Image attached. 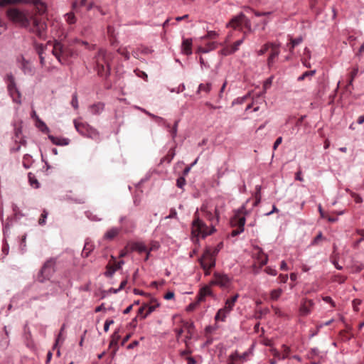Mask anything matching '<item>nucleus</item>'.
<instances>
[{"label":"nucleus","mask_w":364,"mask_h":364,"mask_svg":"<svg viewBox=\"0 0 364 364\" xmlns=\"http://www.w3.org/2000/svg\"><path fill=\"white\" fill-rule=\"evenodd\" d=\"M6 16L13 23L26 29L39 38H46L47 24L37 18L31 10L11 7L6 11Z\"/></svg>","instance_id":"obj_1"},{"label":"nucleus","mask_w":364,"mask_h":364,"mask_svg":"<svg viewBox=\"0 0 364 364\" xmlns=\"http://www.w3.org/2000/svg\"><path fill=\"white\" fill-rule=\"evenodd\" d=\"M202 210L204 213L205 218L210 221V227H208L196 213L192 222V234L205 238L216 231L215 225L219 222L220 213L217 207L215 208L214 212L203 209Z\"/></svg>","instance_id":"obj_2"},{"label":"nucleus","mask_w":364,"mask_h":364,"mask_svg":"<svg viewBox=\"0 0 364 364\" xmlns=\"http://www.w3.org/2000/svg\"><path fill=\"white\" fill-rule=\"evenodd\" d=\"M119 223L122 225L120 227H112L107 230L104 235V239L112 240L121 232L128 234L133 232L135 228L134 222L126 215H122L119 217Z\"/></svg>","instance_id":"obj_3"},{"label":"nucleus","mask_w":364,"mask_h":364,"mask_svg":"<svg viewBox=\"0 0 364 364\" xmlns=\"http://www.w3.org/2000/svg\"><path fill=\"white\" fill-rule=\"evenodd\" d=\"M4 80L6 85L9 95L12 99L13 102L20 105L21 101V92L17 86L14 76L11 73H7L4 77Z\"/></svg>","instance_id":"obj_4"},{"label":"nucleus","mask_w":364,"mask_h":364,"mask_svg":"<svg viewBox=\"0 0 364 364\" xmlns=\"http://www.w3.org/2000/svg\"><path fill=\"white\" fill-rule=\"evenodd\" d=\"M96 59V70L97 74L107 79L111 73V67L109 62L107 59V52L105 49H100Z\"/></svg>","instance_id":"obj_5"},{"label":"nucleus","mask_w":364,"mask_h":364,"mask_svg":"<svg viewBox=\"0 0 364 364\" xmlns=\"http://www.w3.org/2000/svg\"><path fill=\"white\" fill-rule=\"evenodd\" d=\"M227 26L231 27L234 29H238L240 31H242L243 28H245L249 32L252 31L251 22L243 13H240L232 17L227 24Z\"/></svg>","instance_id":"obj_6"},{"label":"nucleus","mask_w":364,"mask_h":364,"mask_svg":"<svg viewBox=\"0 0 364 364\" xmlns=\"http://www.w3.org/2000/svg\"><path fill=\"white\" fill-rule=\"evenodd\" d=\"M74 124L77 132L82 136L94 140L99 139L100 134L98 131L88 124L74 121Z\"/></svg>","instance_id":"obj_7"},{"label":"nucleus","mask_w":364,"mask_h":364,"mask_svg":"<svg viewBox=\"0 0 364 364\" xmlns=\"http://www.w3.org/2000/svg\"><path fill=\"white\" fill-rule=\"evenodd\" d=\"M55 261L54 259H48L41 267V270L36 276V280L41 283L44 282L46 280L50 279L54 272Z\"/></svg>","instance_id":"obj_8"},{"label":"nucleus","mask_w":364,"mask_h":364,"mask_svg":"<svg viewBox=\"0 0 364 364\" xmlns=\"http://www.w3.org/2000/svg\"><path fill=\"white\" fill-rule=\"evenodd\" d=\"M198 261L203 270H208L215 267L216 257L210 253V250H205Z\"/></svg>","instance_id":"obj_9"},{"label":"nucleus","mask_w":364,"mask_h":364,"mask_svg":"<svg viewBox=\"0 0 364 364\" xmlns=\"http://www.w3.org/2000/svg\"><path fill=\"white\" fill-rule=\"evenodd\" d=\"M213 277L214 279L211 282L213 284L218 285L222 288H227L231 284V279L226 274L215 272Z\"/></svg>","instance_id":"obj_10"},{"label":"nucleus","mask_w":364,"mask_h":364,"mask_svg":"<svg viewBox=\"0 0 364 364\" xmlns=\"http://www.w3.org/2000/svg\"><path fill=\"white\" fill-rule=\"evenodd\" d=\"M11 4H15L17 3H27L32 4L41 14L44 13L46 11V5L41 0H10Z\"/></svg>","instance_id":"obj_11"},{"label":"nucleus","mask_w":364,"mask_h":364,"mask_svg":"<svg viewBox=\"0 0 364 364\" xmlns=\"http://www.w3.org/2000/svg\"><path fill=\"white\" fill-rule=\"evenodd\" d=\"M18 63H20V68H21V70L23 71V73H24V75H29V76H33L34 75V73H35L34 67L32 65V64L28 60L25 59L23 58V56H21L18 59Z\"/></svg>","instance_id":"obj_12"},{"label":"nucleus","mask_w":364,"mask_h":364,"mask_svg":"<svg viewBox=\"0 0 364 364\" xmlns=\"http://www.w3.org/2000/svg\"><path fill=\"white\" fill-rule=\"evenodd\" d=\"M53 55L57 58L58 61L63 65V55L65 53V46L59 41H55L53 48L51 50Z\"/></svg>","instance_id":"obj_13"},{"label":"nucleus","mask_w":364,"mask_h":364,"mask_svg":"<svg viewBox=\"0 0 364 364\" xmlns=\"http://www.w3.org/2000/svg\"><path fill=\"white\" fill-rule=\"evenodd\" d=\"M272 45V50L271 53L267 58V66L268 68H271L274 63V59L275 58L278 57L280 53V44L276 43H271Z\"/></svg>","instance_id":"obj_14"},{"label":"nucleus","mask_w":364,"mask_h":364,"mask_svg":"<svg viewBox=\"0 0 364 364\" xmlns=\"http://www.w3.org/2000/svg\"><path fill=\"white\" fill-rule=\"evenodd\" d=\"M192 38H183L181 52L183 54L190 55L192 54Z\"/></svg>","instance_id":"obj_15"},{"label":"nucleus","mask_w":364,"mask_h":364,"mask_svg":"<svg viewBox=\"0 0 364 364\" xmlns=\"http://www.w3.org/2000/svg\"><path fill=\"white\" fill-rule=\"evenodd\" d=\"M146 304V312L142 316V318H146L149 314L154 312L157 307L159 306L160 304L157 301L156 299H151L150 303Z\"/></svg>","instance_id":"obj_16"},{"label":"nucleus","mask_w":364,"mask_h":364,"mask_svg":"<svg viewBox=\"0 0 364 364\" xmlns=\"http://www.w3.org/2000/svg\"><path fill=\"white\" fill-rule=\"evenodd\" d=\"M231 312V310L228 309L225 306L220 309L215 316V320L216 321H225L228 315Z\"/></svg>","instance_id":"obj_17"},{"label":"nucleus","mask_w":364,"mask_h":364,"mask_svg":"<svg viewBox=\"0 0 364 364\" xmlns=\"http://www.w3.org/2000/svg\"><path fill=\"white\" fill-rule=\"evenodd\" d=\"M48 137L53 144L57 146H67L70 141L68 138H60L50 134Z\"/></svg>","instance_id":"obj_18"},{"label":"nucleus","mask_w":364,"mask_h":364,"mask_svg":"<svg viewBox=\"0 0 364 364\" xmlns=\"http://www.w3.org/2000/svg\"><path fill=\"white\" fill-rule=\"evenodd\" d=\"M105 109V104L102 102L95 103L89 107V112L94 115L100 114Z\"/></svg>","instance_id":"obj_19"},{"label":"nucleus","mask_w":364,"mask_h":364,"mask_svg":"<svg viewBox=\"0 0 364 364\" xmlns=\"http://www.w3.org/2000/svg\"><path fill=\"white\" fill-rule=\"evenodd\" d=\"M244 38L245 37L242 38V39L235 41L230 47L225 48L224 50L225 55H231L235 53L239 49V47L241 46V44L243 43Z\"/></svg>","instance_id":"obj_20"},{"label":"nucleus","mask_w":364,"mask_h":364,"mask_svg":"<svg viewBox=\"0 0 364 364\" xmlns=\"http://www.w3.org/2000/svg\"><path fill=\"white\" fill-rule=\"evenodd\" d=\"M239 297V294H236L235 296H233L232 297H231L230 299H228L226 301H225V306L230 309L231 311L232 310L234 306H235V303L236 302V301L237 300Z\"/></svg>","instance_id":"obj_21"},{"label":"nucleus","mask_w":364,"mask_h":364,"mask_svg":"<svg viewBox=\"0 0 364 364\" xmlns=\"http://www.w3.org/2000/svg\"><path fill=\"white\" fill-rule=\"evenodd\" d=\"M37 119V127L39 129V130L43 133H48L50 129L46 124V123L42 121L41 119H39L38 117H36Z\"/></svg>","instance_id":"obj_22"},{"label":"nucleus","mask_w":364,"mask_h":364,"mask_svg":"<svg viewBox=\"0 0 364 364\" xmlns=\"http://www.w3.org/2000/svg\"><path fill=\"white\" fill-rule=\"evenodd\" d=\"M246 219L244 216H235L232 225H237V228H244Z\"/></svg>","instance_id":"obj_23"},{"label":"nucleus","mask_w":364,"mask_h":364,"mask_svg":"<svg viewBox=\"0 0 364 364\" xmlns=\"http://www.w3.org/2000/svg\"><path fill=\"white\" fill-rule=\"evenodd\" d=\"M358 74V67L353 68L348 75V86L353 85V80L357 77Z\"/></svg>","instance_id":"obj_24"},{"label":"nucleus","mask_w":364,"mask_h":364,"mask_svg":"<svg viewBox=\"0 0 364 364\" xmlns=\"http://www.w3.org/2000/svg\"><path fill=\"white\" fill-rule=\"evenodd\" d=\"M28 178L29 183L32 187H33L35 188H39L40 183L38 182V181L37 180V178H36V176L32 173L30 172L28 173Z\"/></svg>","instance_id":"obj_25"},{"label":"nucleus","mask_w":364,"mask_h":364,"mask_svg":"<svg viewBox=\"0 0 364 364\" xmlns=\"http://www.w3.org/2000/svg\"><path fill=\"white\" fill-rule=\"evenodd\" d=\"M48 298H49V294L48 293H45V294H40L38 296H32L28 300V304H31L32 301H36V300H40L41 301H44L48 300Z\"/></svg>","instance_id":"obj_26"},{"label":"nucleus","mask_w":364,"mask_h":364,"mask_svg":"<svg viewBox=\"0 0 364 364\" xmlns=\"http://www.w3.org/2000/svg\"><path fill=\"white\" fill-rule=\"evenodd\" d=\"M21 133H22V128L21 127H16L14 128V136H15L16 142L17 141V139H19L20 144H25L26 140L20 138Z\"/></svg>","instance_id":"obj_27"},{"label":"nucleus","mask_w":364,"mask_h":364,"mask_svg":"<svg viewBox=\"0 0 364 364\" xmlns=\"http://www.w3.org/2000/svg\"><path fill=\"white\" fill-rule=\"evenodd\" d=\"M119 329L115 330L112 336V341L109 343V347L117 346L118 341L120 338V336L119 335Z\"/></svg>","instance_id":"obj_28"},{"label":"nucleus","mask_w":364,"mask_h":364,"mask_svg":"<svg viewBox=\"0 0 364 364\" xmlns=\"http://www.w3.org/2000/svg\"><path fill=\"white\" fill-rule=\"evenodd\" d=\"M12 210L14 212V218L16 220H20L21 218L24 216V214L21 213L18 205L15 203L12 204Z\"/></svg>","instance_id":"obj_29"},{"label":"nucleus","mask_w":364,"mask_h":364,"mask_svg":"<svg viewBox=\"0 0 364 364\" xmlns=\"http://www.w3.org/2000/svg\"><path fill=\"white\" fill-rule=\"evenodd\" d=\"M210 294V289L208 287H205L203 289H200V293L198 294V301H201L204 300L205 297L207 295Z\"/></svg>","instance_id":"obj_30"},{"label":"nucleus","mask_w":364,"mask_h":364,"mask_svg":"<svg viewBox=\"0 0 364 364\" xmlns=\"http://www.w3.org/2000/svg\"><path fill=\"white\" fill-rule=\"evenodd\" d=\"M302 41H303V38L301 36L291 40V43H290L291 46L289 48V51L291 53H293L294 48L296 46H297L298 45H299L302 42Z\"/></svg>","instance_id":"obj_31"},{"label":"nucleus","mask_w":364,"mask_h":364,"mask_svg":"<svg viewBox=\"0 0 364 364\" xmlns=\"http://www.w3.org/2000/svg\"><path fill=\"white\" fill-rule=\"evenodd\" d=\"M134 249L139 253L148 252L146 245L143 242H136L134 245Z\"/></svg>","instance_id":"obj_32"},{"label":"nucleus","mask_w":364,"mask_h":364,"mask_svg":"<svg viewBox=\"0 0 364 364\" xmlns=\"http://www.w3.org/2000/svg\"><path fill=\"white\" fill-rule=\"evenodd\" d=\"M107 270L104 273L105 276L107 278H111L113 277L114 274L116 272V269H114L113 265L108 264L106 267Z\"/></svg>","instance_id":"obj_33"},{"label":"nucleus","mask_w":364,"mask_h":364,"mask_svg":"<svg viewBox=\"0 0 364 364\" xmlns=\"http://www.w3.org/2000/svg\"><path fill=\"white\" fill-rule=\"evenodd\" d=\"M223 245V242H220L216 247L213 248L208 247L205 250H210V253H211L213 256L216 257L219 252L220 251V250L222 249Z\"/></svg>","instance_id":"obj_34"},{"label":"nucleus","mask_w":364,"mask_h":364,"mask_svg":"<svg viewBox=\"0 0 364 364\" xmlns=\"http://www.w3.org/2000/svg\"><path fill=\"white\" fill-rule=\"evenodd\" d=\"M73 55V51L68 48V47L65 46V53L63 55V61L64 62V64H65L68 60L69 58L72 57Z\"/></svg>","instance_id":"obj_35"},{"label":"nucleus","mask_w":364,"mask_h":364,"mask_svg":"<svg viewBox=\"0 0 364 364\" xmlns=\"http://www.w3.org/2000/svg\"><path fill=\"white\" fill-rule=\"evenodd\" d=\"M212 85L210 82L206 84L200 83L198 86V89L197 90V93H199L200 91H205L206 92H209L211 90Z\"/></svg>","instance_id":"obj_36"},{"label":"nucleus","mask_w":364,"mask_h":364,"mask_svg":"<svg viewBox=\"0 0 364 364\" xmlns=\"http://www.w3.org/2000/svg\"><path fill=\"white\" fill-rule=\"evenodd\" d=\"M65 329V324H63L60 328V333H58V335L57 336L56 338H55V344L53 346V348H55L59 342L60 341L61 343H63L64 341V338L62 336V333H63V331Z\"/></svg>","instance_id":"obj_37"},{"label":"nucleus","mask_w":364,"mask_h":364,"mask_svg":"<svg viewBox=\"0 0 364 364\" xmlns=\"http://www.w3.org/2000/svg\"><path fill=\"white\" fill-rule=\"evenodd\" d=\"M34 47H35L36 52L38 53V55L44 54V51L46 48V46L45 45H43L42 43H35Z\"/></svg>","instance_id":"obj_38"},{"label":"nucleus","mask_w":364,"mask_h":364,"mask_svg":"<svg viewBox=\"0 0 364 364\" xmlns=\"http://www.w3.org/2000/svg\"><path fill=\"white\" fill-rule=\"evenodd\" d=\"M282 293V289H273L270 292V297L272 300H277Z\"/></svg>","instance_id":"obj_39"},{"label":"nucleus","mask_w":364,"mask_h":364,"mask_svg":"<svg viewBox=\"0 0 364 364\" xmlns=\"http://www.w3.org/2000/svg\"><path fill=\"white\" fill-rule=\"evenodd\" d=\"M315 73H316V70L306 71L301 75L298 77L297 80L302 81L306 77H312Z\"/></svg>","instance_id":"obj_40"},{"label":"nucleus","mask_w":364,"mask_h":364,"mask_svg":"<svg viewBox=\"0 0 364 364\" xmlns=\"http://www.w3.org/2000/svg\"><path fill=\"white\" fill-rule=\"evenodd\" d=\"M178 122H179V120H176L175 122L173 127H171L170 129H168L171 133V137L173 139H174L177 135Z\"/></svg>","instance_id":"obj_41"},{"label":"nucleus","mask_w":364,"mask_h":364,"mask_svg":"<svg viewBox=\"0 0 364 364\" xmlns=\"http://www.w3.org/2000/svg\"><path fill=\"white\" fill-rule=\"evenodd\" d=\"M271 43L272 42H269V43H265L264 45H263L262 47L261 48V49H259L257 51V55H263L269 48L272 49Z\"/></svg>","instance_id":"obj_42"},{"label":"nucleus","mask_w":364,"mask_h":364,"mask_svg":"<svg viewBox=\"0 0 364 364\" xmlns=\"http://www.w3.org/2000/svg\"><path fill=\"white\" fill-rule=\"evenodd\" d=\"M11 226V224L9 223V222H6L3 224V233H4V238H6L9 237L10 234V228Z\"/></svg>","instance_id":"obj_43"},{"label":"nucleus","mask_w":364,"mask_h":364,"mask_svg":"<svg viewBox=\"0 0 364 364\" xmlns=\"http://www.w3.org/2000/svg\"><path fill=\"white\" fill-rule=\"evenodd\" d=\"M48 213L46 210H43L42 213H41V218L38 220V224L41 226L44 225L46 223V219L48 218Z\"/></svg>","instance_id":"obj_44"},{"label":"nucleus","mask_w":364,"mask_h":364,"mask_svg":"<svg viewBox=\"0 0 364 364\" xmlns=\"http://www.w3.org/2000/svg\"><path fill=\"white\" fill-rule=\"evenodd\" d=\"M320 354V350L317 348H311L309 353H308L309 358H313L316 356H318Z\"/></svg>","instance_id":"obj_45"},{"label":"nucleus","mask_w":364,"mask_h":364,"mask_svg":"<svg viewBox=\"0 0 364 364\" xmlns=\"http://www.w3.org/2000/svg\"><path fill=\"white\" fill-rule=\"evenodd\" d=\"M273 79H274V76H270L264 82V84H263L264 92H266V90L270 87V86L272 85Z\"/></svg>","instance_id":"obj_46"},{"label":"nucleus","mask_w":364,"mask_h":364,"mask_svg":"<svg viewBox=\"0 0 364 364\" xmlns=\"http://www.w3.org/2000/svg\"><path fill=\"white\" fill-rule=\"evenodd\" d=\"M85 215L90 220H93V221H100L101 220V218H98L95 215H93V213L90 211H85Z\"/></svg>","instance_id":"obj_47"},{"label":"nucleus","mask_w":364,"mask_h":364,"mask_svg":"<svg viewBox=\"0 0 364 364\" xmlns=\"http://www.w3.org/2000/svg\"><path fill=\"white\" fill-rule=\"evenodd\" d=\"M117 53L122 55L125 58V60H129L130 58V54L126 48H119L117 50Z\"/></svg>","instance_id":"obj_48"},{"label":"nucleus","mask_w":364,"mask_h":364,"mask_svg":"<svg viewBox=\"0 0 364 364\" xmlns=\"http://www.w3.org/2000/svg\"><path fill=\"white\" fill-rule=\"evenodd\" d=\"M71 105L75 109L78 108V100L76 92L73 93L72 95Z\"/></svg>","instance_id":"obj_49"},{"label":"nucleus","mask_w":364,"mask_h":364,"mask_svg":"<svg viewBox=\"0 0 364 364\" xmlns=\"http://www.w3.org/2000/svg\"><path fill=\"white\" fill-rule=\"evenodd\" d=\"M2 252L6 256L9 252V246L6 242V238H4L3 245H2Z\"/></svg>","instance_id":"obj_50"},{"label":"nucleus","mask_w":364,"mask_h":364,"mask_svg":"<svg viewBox=\"0 0 364 364\" xmlns=\"http://www.w3.org/2000/svg\"><path fill=\"white\" fill-rule=\"evenodd\" d=\"M255 249L257 250L256 259L257 260L260 259L261 257H264V255H266L264 252L263 250L261 247H259V246H255Z\"/></svg>","instance_id":"obj_51"},{"label":"nucleus","mask_w":364,"mask_h":364,"mask_svg":"<svg viewBox=\"0 0 364 364\" xmlns=\"http://www.w3.org/2000/svg\"><path fill=\"white\" fill-rule=\"evenodd\" d=\"M186 185V179L183 176H180L176 180V186L179 188H183Z\"/></svg>","instance_id":"obj_52"},{"label":"nucleus","mask_w":364,"mask_h":364,"mask_svg":"<svg viewBox=\"0 0 364 364\" xmlns=\"http://www.w3.org/2000/svg\"><path fill=\"white\" fill-rule=\"evenodd\" d=\"M323 238V234L321 232H319L318 235L314 237V239L311 241V245L314 246L318 244V241Z\"/></svg>","instance_id":"obj_53"},{"label":"nucleus","mask_w":364,"mask_h":364,"mask_svg":"<svg viewBox=\"0 0 364 364\" xmlns=\"http://www.w3.org/2000/svg\"><path fill=\"white\" fill-rule=\"evenodd\" d=\"M186 89V86L183 83H181L178 85V87L177 88H173L171 90V92H176V93H180L181 92H183L184 90Z\"/></svg>","instance_id":"obj_54"},{"label":"nucleus","mask_w":364,"mask_h":364,"mask_svg":"<svg viewBox=\"0 0 364 364\" xmlns=\"http://www.w3.org/2000/svg\"><path fill=\"white\" fill-rule=\"evenodd\" d=\"M264 272L267 274H268L269 275H272V276H276L277 274V270L274 268L272 267H266V269H264Z\"/></svg>","instance_id":"obj_55"},{"label":"nucleus","mask_w":364,"mask_h":364,"mask_svg":"<svg viewBox=\"0 0 364 364\" xmlns=\"http://www.w3.org/2000/svg\"><path fill=\"white\" fill-rule=\"evenodd\" d=\"M218 326L217 325L214 326H208L205 328V331L206 333H212L213 331L218 329Z\"/></svg>","instance_id":"obj_56"},{"label":"nucleus","mask_w":364,"mask_h":364,"mask_svg":"<svg viewBox=\"0 0 364 364\" xmlns=\"http://www.w3.org/2000/svg\"><path fill=\"white\" fill-rule=\"evenodd\" d=\"M244 228H237L236 230H233L232 232H231V236L232 237H236L238 235L241 234L242 232H244Z\"/></svg>","instance_id":"obj_57"},{"label":"nucleus","mask_w":364,"mask_h":364,"mask_svg":"<svg viewBox=\"0 0 364 364\" xmlns=\"http://www.w3.org/2000/svg\"><path fill=\"white\" fill-rule=\"evenodd\" d=\"M114 323V320L112 319H107L104 324V331L107 332L109 328V326Z\"/></svg>","instance_id":"obj_58"},{"label":"nucleus","mask_w":364,"mask_h":364,"mask_svg":"<svg viewBox=\"0 0 364 364\" xmlns=\"http://www.w3.org/2000/svg\"><path fill=\"white\" fill-rule=\"evenodd\" d=\"M67 21L69 24H73L75 23V17L73 14H67Z\"/></svg>","instance_id":"obj_59"},{"label":"nucleus","mask_w":364,"mask_h":364,"mask_svg":"<svg viewBox=\"0 0 364 364\" xmlns=\"http://www.w3.org/2000/svg\"><path fill=\"white\" fill-rule=\"evenodd\" d=\"M156 122L159 124V125H163L164 126L166 129H170L171 128V124L169 123H167L166 119H164L162 117V120H156Z\"/></svg>","instance_id":"obj_60"},{"label":"nucleus","mask_w":364,"mask_h":364,"mask_svg":"<svg viewBox=\"0 0 364 364\" xmlns=\"http://www.w3.org/2000/svg\"><path fill=\"white\" fill-rule=\"evenodd\" d=\"M166 219L168 218H177V212L176 209L171 208L170 210L169 215L166 217Z\"/></svg>","instance_id":"obj_61"},{"label":"nucleus","mask_w":364,"mask_h":364,"mask_svg":"<svg viewBox=\"0 0 364 364\" xmlns=\"http://www.w3.org/2000/svg\"><path fill=\"white\" fill-rule=\"evenodd\" d=\"M247 95H245L242 97H237V99H235L233 101L232 104L233 105L234 104H242L247 100Z\"/></svg>","instance_id":"obj_62"},{"label":"nucleus","mask_w":364,"mask_h":364,"mask_svg":"<svg viewBox=\"0 0 364 364\" xmlns=\"http://www.w3.org/2000/svg\"><path fill=\"white\" fill-rule=\"evenodd\" d=\"M351 196H352V197H353L354 200L356 203H361L363 202V198L360 195L353 193H352Z\"/></svg>","instance_id":"obj_63"},{"label":"nucleus","mask_w":364,"mask_h":364,"mask_svg":"<svg viewBox=\"0 0 364 364\" xmlns=\"http://www.w3.org/2000/svg\"><path fill=\"white\" fill-rule=\"evenodd\" d=\"M261 266H264L268 262V256L267 255H264V257H261L260 259L258 260Z\"/></svg>","instance_id":"obj_64"}]
</instances>
